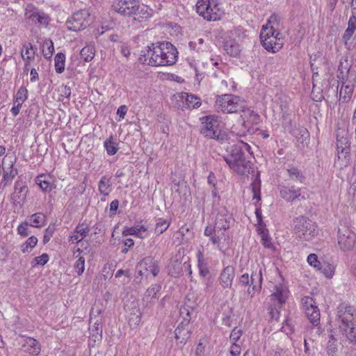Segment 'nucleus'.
Instances as JSON below:
<instances>
[{"instance_id":"nucleus-1","label":"nucleus","mask_w":356,"mask_h":356,"mask_svg":"<svg viewBox=\"0 0 356 356\" xmlns=\"http://www.w3.org/2000/svg\"><path fill=\"white\" fill-rule=\"evenodd\" d=\"M281 19L279 15H271L260 32L261 45L267 51L273 54L278 52L284 45V38L280 33Z\"/></svg>"},{"instance_id":"nucleus-2","label":"nucleus","mask_w":356,"mask_h":356,"mask_svg":"<svg viewBox=\"0 0 356 356\" xmlns=\"http://www.w3.org/2000/svg\"><path fill=\"white\" fill-rule=\"evenodd\" d=\"M337 321L340 332L352 343L356 344V309L346 303L337 307Z\"/></svg>"},{"instance_id":"nucleus-3","label":"nucleus","mask_w":356,"mask_h":356,"mask_svg":"<svg viewBox=\"0 0 356 356\" xmlns=\"http://www.w3.org/2000/svg\"><path fill=\"white\" fill-rule=\"evenodd\" d=\"M233 219L227 211L218 213L216 215L213 227H207L204 229V235L209 237V240L213 245H217L219 250H221L220 241L225 236V231L230 227Z\"/></svg>"},{"instance_id":"nucleus-4","label":"nucleus","mask_w":356,"mask_h":356,"mask_svg":"<svg viewBox=\"0 0 356 356\" xmlns=\"http://www.w3.org/2000/svg\"><path fill=\"white\" fill-rule=\"evenodd\" d=\"M153 44V54L152 63L154 66H167L174 65L178 57V51L176 47L168 42H163L158 45Z\"/></svg>"},{"instance_id":"nucleus-5","label":"nucleus","mask_w":356,"mask_h":356,"mask_svg":"<svg viewBox=\"0 0 356 356\" xmlns=\"http://www.w3.org/2000/svg\"><path fill=\"white\" fill-rule=\"evenodd\" d=\"M225 161L229 168L238 175L249 177L251 172H254L250 161H248L241 148L237 147L232 149V153Z\"/></svg>"},{"instance_id":"nucleus-6","label":"nucleus","mask_w":356,"mask_h":356,"mask_svg":"<svg viewBox=\"0 0 356 356\" xmlns=\"http://www.w3.org/2000/svg\"><path fill=\"white\" fill-rule=\"evenodd\" d=\"M293 230L296 236L309 241L318 234L316 225L304 216H300L293 220Z\"/></svg>"},{"instance_id":"nucleus-7","label":"nucleus","mask_w":356,"mask_h":356,"mask_svg":"<svg viewBox=\"0 0 356 356\" xmlns=\"http://www.w3.org/2000/svg\"><path fill=\"white\" fill-rule=\"evenodd\" d=\"M245 107V102L240 97L232 94L218 96L216 101V109L224 113L241 112Z\"/></svg>"},{"instance_id":"nucleus-8","label":"nucleus","mask_w":356,"mask_h":356,"mask_svg":"<svg viewBox=\"0 0 356 356\" xmlns=\"http://www.w3.org/2000/svg\"><path fill=\"white\" fill-rule=\"evenodd\" d=\"M196 11L207 21L219 20L224 14L220 4L215 0H197Z\"/></svg>"},{"instance_id":"nucleus-9","label":"nucleus","mask_w":356,"mask_h":356,"mask_svg":"<svg viewBox=\"0 0 356 356\" xmlns=\"http://www.w3.org/2000/svg\"><path fill=\"white\" fill-rule=\"evenodd\" d=\"M241 111L243 113L241 115L242 120V128L238 130L237 127L234 125L232 127V132L239 136H243L247 133L250 132V127L257 125L260 122V116L246 106Z\"/></svg>"},{"instance_id":"nucleus-10","label":"nucleus","mask_w":356,"mask_h":356,"mask_svg":"<svg viewBox=\"0 0 356 356\" xmlns=\"http://www.w3.org/2000/svg\"><path fill=\"white\" fill-rule=\"evenodd\" d=\"M201 133L204 136L215 139L217 140H220V131L219 129L220 118L216 115H211L202 117Z\"/></svg>"},{"instance_id":"nucleus-11","label":"nucleus","mask_w":356,"mask_h":356,"mask_svg":"<svg viewBox=\"0 0 356 356\" xmlns=\"http://www.w3.org/2000/svg\"><path fill=\"white\" fill-rule=\"evenodd\" d=\"M337 243L342 251H350L356 243V234L346 225L340 224L338 228Z\"/></svg>"},{"instance_id":"nucleus-12","label":"nucleus","mask_w":356,"mask_h":356,"mask_svg":"<svg viewBox=\"0 0 356 356\" xmlns=\"http://www.w3.org/2000/svg\"><path fill=\"white\" fill-rule=\"evenodd\" d=\"M92 22V17L86 10L74 13L66 22L67 29L73 31H79L88 27Z\"/></svg>"},{"instance_id":"nucleus-13","label":"nucleus","mask_w":356,"mask_h":356,"mask_svg":"<svg viewBox=\"0 0 356 356\" xmlns=\"http://www.w3.org/2000/svg\"><path fill=\"white\" fill-rule=\"evenodd\" d=\"M138 272L140 275L147 277L152 274L156 277L160 272L158 261L151 257L143 259L137 265Z\"/></svg>"},{"instance_id":"nucleus-14","label":"nucleus","mask_w":356,"mask_h":356,"mask_svg":"<svg viewBox=\"0 0 356 356\" xmlns=\"http://www.w3.org/2000/svg\"><path fill=\"white\" fill-rule=\"evenodd\" d=\"M138 0H115L113 9L118 13L124 16H133L135 13Z\"/></svg>"},{"instance_id":"nucleus-15","label":"nucleus","mask_w":356,"mask_h":356,"mask_svg":"<svg viewBox=\"0 0 356 356\" xmlns=\"http://www.w3.org/2000/svg\"><path fill=\"white\" fill-rule=\"evenodd\" d=\"M25 17L33 23L47 25L49 22V17L44 13H40L33 6H28L25 10Z\"/></svg>"},{"instance_id":"nucleus-16","label":"nucleus","mask_w":356,"mask_h":356,"mask_svg":"<svg viewBox=\"0 0 356 356\" xmlns=\"http://www.w3.org/2000/svg\"><path fill=\"white\" fill-rule=\"evenodd\" d=\"M235 277V270L232 266L225 267L221 272L218 278L219 284L222 288H231L232 286V282Z\"/></svg>"},{"instance_id":"nucleus-17","label":"nucleus","mask_w":356,"mask_h":356,"mask_svg":"<svg viewBox=\"0 0 356 356\" xmlns=\"http://www.w3.org/2000/svg\"><path fill=\"white\" fill-rule=\"evenodd\" d=\"M175 334L178 343L182 346L185 345L191 337L189 323L181 322L175 329Z\"/></svg>"},{"instance_id":"nucleus-18","label":"nucleus","mask_w":356,"mask_h":356,"mask_svg":"<svg viewBox=\"0 0 356 356\" xmlns=\"http://www.w3.org/2000/svg\"><path fill=\"white\" fill-rule=\"evenodd\" d=\"M154 10L148 6L140 4V1L135 8V13L133 15L134 19L142 22L152 17Z\"/></svg>"},{"instance_id":"nucleus-19","label":"nucleus","mask_w":356,"mask_h":356,"mask_svg":"<svg viewBox=\"0 0 356 356\" xmlns=\"http://www.w3.org/2000/svg\"><path fill=\"white\" fill-rule=\"evenodd\" d=\"M279 188L281 197L286 201L292 202L301 195L300 188H296L294 186L287 188L280 186Z\"/></svg>"},{"instance_id":"nucleus-20","label":"nucleus","mask_w":356,"mask_h":356,"mask_svg":"<svg viewBox=\"0 0 356 356\" xmlns=\"http://www.w3.org/2000/svg\"><path fill=\"white\" fill-rule=\"evenodd\" d=\"M15 161L12 156H7L3 159L2 166L3 170V178H15L17 174L16 169L13 168V165Z\"/></svg>"},{"instance_id":"nucleus-21","label":"nucleus","mask_w":356,"mask_h":356,"mask_svg":"<svg viewBox=\"0 0 356 356\" xmlns=\"http://www.w3.org/2000/svg\"><path fill=\"white\" fill-rule=\"evenodd\" d=\"M350 141L347 136L337 135V149L339 154H343L345 157L350 153Z\"/></svg>"},{"instance_id":"nucleus-22","label":"nucleus","mask_w":356,"mask_h":356,"mask_svg":"<svg viewBox=\"0 0 356 356\" xmlns=\"http://www.w3.org/2000/svg\"><path fill=\"white\" fill-rule=\"evenodd\" d=\"M123 236H135L140 238H145L148 236L147 228L143 225H136L124 229Z\"/></svg>"},{"instance_id":"nucleus-23","label":"nucleus","mask_w":356,"mask_h":356,"mask_svg":"<svg viewBox=\"0 0 356 356\" xmlns=\"http://www.w3.org/2000/svg\"><path fill=\"white\" fill-rule=\"evenodd\" d=\"M21 56L25 63V70H28L27 67L30 65L31 60H33L35 57L33 45L30 42L23 44Z\"/></svg>"},{"instance_id":"nucleus-24","label":"nucleus","mask_w":356,"mask_h":356,"mask_svg":"<svg viewBox=\"0 0 356 356\" xmlns=\"http://www.w3.org/2000/svg\"><path fill=\"white\" fill-rule=\"evenodd\" d=\"M261 281L262 275L261 269H259V271H255L254 273H252L250 277V286L252 288H249L248 289V292L251 295V296H252L257 290L261 289Z\"/></svg>"},{"instance_id":"nucleus-25","label":"nucleus","mask_w":356,"mask_h":356,"mask_svg":"<svg viewBox=\"0 0 356 356\" xmlns=\"http://www.w3.org/2000/svg\"><path fill=\"white\" fill-rule=\"evenodd\" d=\"M161 290V286L159 284H152L146 291L143 300L147 303V305L154 303L155 301L159 298L158 293Z\"/></svg>"},{"instance_id":"nucleus-26","label":"nucleus","mask_w":356,"mask_h":356,"mask_svg":"<svg viewBox=\"0 0 356 356\" xmlns=\"http://www.w3.org/2000/svg\"><path fill=\"white\" fill-rule=\"evenodd\" d=\"M90 229L83 225H79L75 229L74 233L70 236L69 242L74 243L75 241L77 243L81 242L89 233Z\"/></svg>"},{"instance_id":"nucleus-27","label":"nucleus","mask_w":356,"mask_h":356,"mask_svg":"<svg viewBox=\"0 0 356 356\" xmlns=\"http://www.w3.org/2000/svg\"><path fill=\"white\" fill-rule=\"evenodd\" d=\"M24 350L29 353L31 355H37L40 353V345L39 342L31 337H28L24 339L23 344Z\"/></svg>"},{"instance_id":"nucleus-28","label":"nucleus","mask_w":356,"mask_h":356,"mask_svg":"<svg viewBox=\"0 0 356 356\" xmlns=\"http://www.w3.org/2000/svg\"><path fill=\"white\" fill-rule=\"evenodd\" d=\"M288 291L286 286L282 284L276 285L275 287V291L271 295L272 298L277 300L279 307H281L282 304L286 302L287 298Z\"/></svg>"},{"instance_id":"nucleus-29","label":"nucleus","mask_w":356,"mask_h":356,"mask_svg":"<svg viewBox=\"0 0 356 356\" xmlns=\"http://www.w3.org/2000/svg\"><path fill=\"white\" fill-rule=\"evenodd\" d=\"M152 54H153V44H152L151 47L147 46L141 50L138 58L140 63L142 64L154 66V64L151 63L152 60V57H154Z\"/></svg>"},{"instance_id":"nucleus-30","label":"nucleus","mask_w":356,"mask_h":356,"mask_svg":"<svg viewBox=\"0 0 356 356\" xmlns=\"http://www.w3.org/2000/svg\"><path fill=\"white\" fill-rule=\"evenodd\" d=\"M182 98H185L186 105L188 108H197L202 104L200 98L193 94L185 93Z\"/></svg>"},{"instance_id":"nucleus-31","label":"nucleus","mask_w":356,"mask_h":356,"mask_svg":"<svg viewBox=\"0 0 356 356\" xmlns=\"http://www.w3.org/2000/svg\"><path fill=\"white\" fill-rule=\"evenodd\" d=\"M305 312L309 321L314 325H317L319 323L320 311L316 305L307 309V310H305Z\"/></svg>"},{"instance_id":"nucleus-32","label":"nucleus","mask_w":356,"mask_h":356,"mask_svg":"<svg viewBox=\"0 0 356 356\" xmlns=\"http://www.w3.org/2000/svg\"><path fill=\"white\" fill-rule=\"evenodd\" d=\"M46 216L42 213H35L29 218V225L33 227H41L45 223Z\"/></svg>"},{"instance_id":"nucleus-33","label":"nucleus","mask_w":356,"mask_h":356,"mask_svg":"<svg viewBox=\"0 0 356 356\" xmlns=\"http://www.w3.org/2000/svg\"><path fill=\"white\" fill-rule=\"evenodd\" d=\"M224 49L232 56H237L241 51L238 43L234 40L226 41L224 44Z\"/></svg>"},{"instance_id":"nucleus-34","label":"nucleus","mask_w":356,"mask_h":356,"mask_svg":"<svg viewBox=\"0 0 356 356\" xmlns=\"http://www.w3.org/2000/svg\"><path fill=\"white\" fill-rule=\"evenodd\" d=\"M104 147H105L107 154L110 156L115 154L118 150V145L114 141L113 136L112 135L104 141Z\"/></svg>"},{"instance_id":"nucleus-35","label":"nucleus","mask_w":356,"mask_h":356,"mask_svg":"<svg viewBox=\"0 0 356 356\" xmlns=\"http://www.w3.org/2000/svg\"><path fill=\"white\" fill-rule=\"evenodd\" d=\"M54 65L56 72L58 74L65 70V55L63 53H58L54 58Z\"/></svg>"},{"instance_id":"nucleus-36","label":"nucleus","mask_w":356,"mask_h":356,"mask_svg":"<svg viewBox=\"0 0 356 356\" xmlns=\"http://www.w3.org/2000/svg\"><path fill=\"white\" fill-rule=\"evenodd\" d=\"M28 98V90L24 86H21L17 90L16 95H15L14 102L20 104H23V103Z\"/></svg>"},{"instance_id":"nucleus-37","label":"nucleus","mask_w":356,"mask_h":356,"mask_svg":"<svg viewBox=\"0 0 356 356\" xmlns=\"http://www.w3.org/2000/svg\"><path fill=\"white\" fill-rule=\"evenodd\" d=\"M80 54L86 62H89L92 60L95 56V49L92 46H86L81 50Z\"/></svg>"},{"instance_id":"nucleus-38","label":"nucleus","mask_w":356,"mask_h":356,"mask_svg":"<svg viewBox=\"0 0 356 356\" xmlns=\"http://www.w3.org/2000/svg\"><path fill=\"white\" fill-rule=\"evenodd\" d=\"M54 51L53 42L51 40H46L42 44V53L46 58H50Z\"/></svg>"},{"instance_id":"nucleus-39","label":"nucleus","mask_w":356,"mask_h":356,"mask_svg":"<svg viewBox=\"0 0 356 356\" xmlns=\"http://www.w3.org/2000/svg\"><path fill=\"white\" fill-rule=\"evenodd\" d=\"M37 243L38 238L32 236L22 245L21 250L24 253L29 252L36 245Z\"/></svg>"},{"instance_id":"nucleus-40","label":"nucleus","mask_w":356,"mask_h":356,"mask_svg":"<svg viewBox=\"0 0 356 356\" xmlns=\"http://www.w3.org/2000/svg\"><path fill=\"white\" fill-rule=\"evenodd\" d=\"M99 190L104 195H108L111 191L109 179H100L99 183Z\"/></svg>"},{"instance_id":"nucleus-41","label":"nucleus","mask_w":356,"mask_h":356,"mask_svg":"<svg viewBox=\"0 0 356 356\" xmlns=\"http://www.w3.org/2000/svg\"><path fill=\"white\" fill-rule=\"evenodd\" d=\"M184 307H186L188 309H191L194 311V309L197 307V304L196 302V300L193 294H188L184 302Z\"/></svg>"},{"instance_id":"nucleus-42","label":"nucleus","mask_w":356,"mask_h":356,"mask_svg":"<svg viewBox=\"0 0 356 356\" xmlns=\"http://www.w3.org/2000/svg\"><path fill=\"white\" fill-rule=\"evenodd\" d=\"M320 270L326 277L330 278L334 275L335 267L330 264L325 263L320 266Z\"/></svg>"},{"instance_id":"nucleus-43","label":"nucleus","mask_w":356,"mask_h":356,"mask_svg":"<svg viewBox=\"0 0 356 356\" xmlns=\"http://www.w3.org/2000/svg\"><path fill=\"white\" fill-rule=\"evenodd\" d=\"M204 43V40L203 38H197L193 41H191L188 45L191 49L197 51H203L204 50L203 47Z\"/></svg>"},{"instance_id":"nucleus-44","label":"nucleus","mask_w":356,"mask_h":356,"mask_svg":"<svg viewBox=\"0 0 356 356\" xmlns=\"http://www.w3.org/2000/svg\"><path fill=\"white\" fill-rule=\"evenodd\" d=\"M170 223L166 220L159 219L156 224L155 232L157 234H163L169 227Z\"/></svg>"},{"instance_id":"nucleus-45","label":"nucleus","mask_w":356,"mask_h":356,"mask_svg":"<svg viewBox=\"0 0 356 356\" xmlns=\"http://www.w3.org/2000/svg\"><path fill=\"white\" fill-rule=\"evenodd\" d=\"M49 257L47 253H44L39 257H36L34 258L33 261L31 262L32 266L35 267L38 265L39 266H44L49 261Z\"/></svg>"},{"instance_id":"nucleus-46","label":"nucleus","mask_w":356,"mask_h":356,"mask_svg":"<svg viewBox=\"0 0 356 356\" xmlns=\"http://www.w3.org/2000/svg\"><path fill=\"white\" fill-rule=\"evenodd\" d=\"M193 310L188 309L186 307L182 305L180 308V315L182 316L184 319L182 322H184L185 323H189L191 319V314H193Z\"/></svg>"},{"instance_id":"nucleus-47","label":"nucleus","mask_w":356,"mask_h":356,"mask_svg":"<svg viewBox=\"0 0 356 356\" xmlns=\"http://www.w3.org/2000/svg\"><path fill=\"white\" fill-rule=\"evenodd\" d=\"M74 269L78 275H81L85 270V259L80 257L74 264Z\"/></svg>"},{"instance_id":"nucleus-48","label":"nucleus","mask_w":356,"mask_h":356,"mask_svg":"<svg viewBox=\"0 0 356 356\" xmlns=\"http://www.w3.org/2000/svg\"><path fill=\"white\" fill-rule=\"evenodd\" d=\"M302 304L303 309L305 311L307 310V309H309L316 305V302H315V300L312 297L309 296L304 297L302 299Z\"/></svg>"},{"instance_id":"nucleus-49","label":"nucleus","mask_w":356,"mask_h":356,"mask_svg":"<svg viewBox=\"0 0 356 356\" xmlns=\"http://www.w3.org/2000/svg\"><path fill=\"white\" fill-rule=\"evenodd\" d=\"M29 223L27 221H24L22 222L18 227H17V234L22 236H27L29 234Z\"/></svg>"},{"instance_id":"nucleus-50","label":"nucleus","mask_w":356,"mask_h":356,"mask_svg":"<svg viewBox=\"0 0 356 356\" xmlns=\"http://www.w3.org/2000/svg\"><path fill=\"white\" fill-rule=\"evenodd\" d=\"M307 262L310 266H314L315 268L318 270H320V266H321V264L318 260L316 254H310L307 257Z\"/></svg>"},{"instance_id":"nucleus-51","label":"nucleus","mask_w":356,"mask_h":356,"mask_svg":"<svg viewBox=\"0 0 356 356\" xmlns=\"http://www.w3.org/2000/svg\"><path fill=\"white\" fill-rule=\"evenodd\" d=\"M54 232H55V227L54 225H49L45 229L44 234L43 236V240H42L44 244H46L47 243H48L50 241Z\"/></svg>"},{"instance_id":"nucleus-52","label":"nucleus","mask_w":356,"mask_h":356,"mask_svg":"<svg viewBox=\"0 0 356 356\" xmlns=\"http://www.w3.org/2000/svg\"><path fill=\"white\" fill-rule=\"evenodd\" d=\"M242 330L238 327H234L230 334V340L232 343H236L242 335Z\"/></svg>"},{"instance_id":"nucleus-53","label":"nucleus","mask_w":356,"mask_h":356,"mask_svg":"<svg viewBox=\"0 0 356 356\" xmlns=\"http://www.w3.org/2000/svg\"><path fill=\"white\" fill-rule=\"evenodd\" d=\"M40 182L38 184L42 188V191L47 192L50 191L53 187L52 183L50 181V179H39Z\"/></svg>"},{"instance_id":"nucleus-54","label":"nucleus","mask_w":356,"mask_h":356,"mask_svg":"<svg viewBox=\"0 0 356 356\" xmlns=\"http://www.w3.org/2000/svg\"><path fill=\"white\" fill-rule=\"evenodd\" d=\"M327 350L328 354L333 355L337 351V340L334 338L328 341Z\"/></svg>"},{"instance_id":"nucleus-55","label":"nucleus","mask_w":356,"mask_h":356,"mask_svg":"<svg viewBox=\"0 0 356 356\" xmlns=\"http://www.w3.org/2000/svg\"><path fill=\"white\" fill-rule=\"evenodd\" d=\"M355 30L353 29H350L347 27V29L345 30L344 33L342 36L343 41L344 42V44L346 45L348 44V42L353 37Z\"/></svg>"},{"instance_id":"nucleus-56","label":"nucleus","mask_w":356,"mask_h":356,"mask_svg":"<svg viewBox=\"0 0 356 356\" xmlns=\"http://www.w3.org/2000/svg\"><path fill=\"white\" fill-rule=\"evenodd\" d=\"M141 321L140 314H134L131 316L129 319V323L131 327H136L139 325Z\"/></svg>"},{"instance_id":"nucleus-57","label":"nucleus","mask_w":356,"mask_h":356,"mask_svg":"<svg viewBox=\"0 0 356 356\" xmlns=\"http://www.w3.org/2000/svg\"><path fill=\"white\" fill-rule=\"evenodd\" d=\"M204 283L205 285L204 291L205 293H209L213 286L214 279L211 277H209L204 279Z\"/></svg>"},{"instance_id":"nucleus-58","label":"nucleus","mask_w":356,"mask_h":356,"mask_svg":"<svg viewBox=\"0 0 356 356\" xmlns=\"http://www.w3.org/2000/svg\"><path fill=\"white\" fill-rule=\"evenodd\" d=\"M241 346L236 343H232V345L230 348L231 356H239L241 354Z\"/></svg>"},{"instance_id":"nucleus-59","label":"nucleus","mask_w":356,"mask_h":356,"mask_svg":"<svg viewBox=\"0 0 356 356\" xmlns=\"http://www.w3.org/2000/svg\"><path fill=\"white\" fill-rule=\"evenodd\" d=\"M198 268H199L200 275L202 277H206L209 274V271L208 268L200 260L198 262Z\"/></svg>"},{"instance_id":"nucleus-60","label":"nucleus","mask_w":356,"mask_h":356,"mask_svg":"<svg viewBox=\"0 0 356 356\" xmlns=\"http://www.w3.org/2000/svg\"><path fill=\"white\" fill-rule=\"evenodd\" d=\"M252 191L253 194L260 192L261 191V179H254L251 184Z\"/></svg>"},{"instance_id":"nucleus-61","label":"nucleus","mask_w":356,"mask_h":356,"mask_svg":"<svg viewBox=\"0 0 356 356\" xmlns=\"http://www.w3.org/2000/svg\"><path fill=\"white\" fill-rule=\"evenodd\" d=\"M348 27L356 30V15H355L354 13H352V15L348 19Z\"/></svg>"},{"instance_id":"nucleus-62","label":"nucleus","mask_w":356,"mask_h":356,"mask_svg":"<svg viewBox=\"0 0 356 356\" xmlns=\"http://www.w3.org/2000/svg\"><path fill=\"white\" fill-rule=\"evenodd\" d=\"M255 215L257 220V224L259 226L262 227L264 225L262 219V213L261 208H256Z\"/></svg>"},{"instance_id":"nucleus-63","label":"nucleus","mask_w":356,"mask_h":356,"mask_svg":"<svg viewBox=\"0 0 356 356\" xmlns=\"http://www.w3.org/2000/svg\"><path fill=\"white\" fill-rule=\"evenodd\" d=\"M343 92H344V93L347 95L348 97H350L353 93V88L349 86H343V83H342V86L340 89V93L341 94Z\"/></svg>"},{"instance_id":"nucleus-64","label":"nucleus","mask_w":356,"mask_h":356,"mask_svg":"<svg viewBox=\"0 0 356 356\" xmlns=\"http://www.w3.org/2000/svg\"><path fill=\"white\" fill-rule=\"evenodd\" d=\"M240 284L243 285H250V280L249 279V275L248 273H245L242 275L239 278Z\"/></svg>"}]
</instances>
